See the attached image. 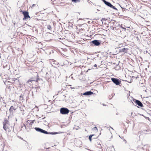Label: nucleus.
I'll use <instances>...</instances> for the list:
<instances>
[{
  "label": "nucleus",
  "instance_id": "f257e3e1",
  "mask_svg": "<svg viewBox=\"0 0 151 151\" xmlns=\"http://www.w3.org/2000/svg\"><path fill=\"white\" fill-rule=\"evenodd\" d=\"M3 128L6 131L9 132L10 130V125L9 124V122L6 119H4V122H3Z\"/></svg>",
  "mask_w": 151,
  "mask_h": 151
},
{
  "label": "nucleus",
  "instance_id": "f03ea898",
  "mask_svg": "<svg viewBox=\"0 0 151 151\" xmlns=\"http://www.w3.org/2000/svg\"><path fill=\"white\" fill-rule=\"evenodd\" d=\"M35 129L37 132H40L41 133H42L45 134H60L61 133L60 132H48L47 131H45L42 129H41L39 128L35 127Z\"/></svg>",
  "mask_w": 151,
  "mask_h": 151
},
{
  "label": "nucleus",
  "instance_id": "7ed1b4c3",
  "mask_svg": "<svg viewBox=\"0 0 151 151\" xmlns=\"http://www.w3.org/2000/svg\"><path fill=\"white\" fill-rule=\"evenodd\" d=\"M20 12L22 13V14L24 15L23 20L27 19L28 18H30V16L29 15V12H28L22 11V10H20Z\"/></svg>",
  "mask_w": 151,
  "mask_h": 151
},
{
  "label": "nucleus",
  "instance_id": "20e7f679",
  "mask_svg": "<svg viewBox=\"0 0 151 151\" xmlns=\"http://www.w3.org/2000/svg\"><path fill=\"white\" fill-rule=\"evenodd\" d=\"M29 122V120H28L24 124V126L27 130L30 129L32 127V124L30 123Z\"/></svg>",
  "mask_w": 151,
  "mask_h": 151
},
{
  "label": "nucleus",
  "instance_id": "39448f33",
  "mask_svg": "<svg viewBox=\"0 0 151 151\" xmlns=\"http://www.w3.org/2000/svg\"><path fill=\"white\" fill-rule=\"evenodd\" d=\"M35 75L36 76V78L34 80H29L27 81V83H29V84H31L32 81L37 82L39 80V76L38 73L37 72H35Z\"/></svg>",
  "mask_w": 151,
  "mask_h": 151
},
{
  "label": "nucleus",
  "instance_id": "423d86ee",
  "mask_svg": "<svg viewBox=\"0 0 151 151\" xmlns=\"http://www.w3.org/2000/svg\"><path fill=\"white\" fill-rule=\"evenodd\" d=\"M60 112L63 114H66L69 113V110L67 108H61L60 109Z\"/></svg>",
  "mask_w": 151,
  "mask_h": 151
},
{
  "label": "nucleus",
  "instance_id": "0eeeda50",
  "mask_svg": "<svg viewBox=\"0 0 151 151\" xmlns=\"http://www.w3.org/2000/svg\"><path fill=\"white\" fill-rule=\"evenodd\" d=\"M102 1L103 2H104L106 5L110 7L111 8H113V9L115 10H117L116 8L114 6L112 5L110 3L106 1L105 0H103Z\"/></svg>",
  "mask_w": 151,
  "mask_h": 151
},
{
  "label": "nucleus",
  "instance_id": "6e6552de",
  "mask_svg": "<svg viewBox=\"0 0 151 151\" xmlns=\"http://www.w3.org/2000/svg\"><path fill=\"white\" fill-rule=\"evenodd\" d=\"M112 81L116 85H119L120 81H119V80L117 78H112L111 79Z\"/></svg>",
  "mask_w": 151,
  "mask_h": 151
},
{
  "label": "nucleus",
  "instance_id": "1a4fd4ad",
  "mask_svg": "<svg viewBox=\"0 0 151 151\" xmlns=\"http://www.w3.org/2000/svg\"><path fill=\"white\" fill-rule=\"evenodd\" d=\"M16 108H15L13 106H11L9 109L10 113L12 114H13L14 113V111L16 110Z\"/></svg>",
  "mask_w": 151,
  "mask_h": 151
},
{
  "label": "nucleus",
  "instance_id": "9d476101",
  "mask_svg": "<svg viewBox=\"0 0 151 151\" xmlns=\"http://www.w3.org/2000/svg\"><path fill=\"white\" fill-rule=\"evenodd\" d=\"M134 102L137 104L139 106H140L141 107H142L143 106V104L140 101L136 100L135 101H134Z\"/></svg>",
  "mask_w": 151,
  "mask_h": 151
},
{
  "label": "nucleus",
  "instance_id": "9b49d317",
  "mask_svg": "<svg viewBox=\"0 0 151 151\" xmlns=\"http://www.w3.org/2000/svg\"><path fill=\"white\" fill-rule=\"evenodd\" d=\"M93 94V93L91 91L86 92L83 94L84 95H90Z\"/></svg>",
  "mask_w": 151,
  "mask_h": 151
},
{
  "label": "nucleus",
  "instance_id": "f8f14e48",
  "mask_svg": "<svg viewBox=\"0 0 151 151\" xmlns=\"http://www.w3.org/2000/svg\"><path fill=\"white\" fill-rule=\"evenodd\" d=\"M94 136H95V137H93V138H97L98 137V136H96V134H93L90 135L89 136V139L90 142H91L92 141V137Z\"/></svg>",
  "mask_w": 151,
  "mask_h": 151
},
{
  "label": "nucleus",
  "instance_id": "ddd939ff",
  "mask_svg": "<svg viewBox=\"0 0 151 151\" xmlns=\"http://www.w3.org/2000/svg\"><path fill=\"white\" fill-rule=\"evenodd\" d=\"M93 44L96 46H98L100 44V43L97 40H94L92 41Z\"/></svg>",
  "mask_w": 151,
  "mask_h": 151
},
{
  "label": "nucleus",
  "instance_id": "4468645a",
  "mask_svg": "<svg viewBox=\"0 0 151 151\" xmlns=\"http://www.w3.org/2000/svg\"><path fill=\"white\" fill-rule=\"evenodd\" d=\"M128 48H124L120 50V52H123L124 53H127L128 50Z\"/></svg>",
  "mask_w": 151,
  "mask_h": 151
},
{
  "label": "nucleus",
  "instance_id": "2eb2a0df",
  "mask_svg": "<svg viewBox=\"0 0 151 151\" xmlns=\"http://www.w3.org/2000/svg\"><path fill=\"white\" fill-rule=\"evenodd\" d=\"M26 147L27 148V149L29 150H31L32 149V147L30 146V145L28 144L26 145Z\"/></svg>",
  "mask_w": 151,
  "mask_h": 151
},
{
  "label": "nucleus",
  "instance_id": "dca6fc26",
  "mask_svg": "<svg viewBox=\"0 0 151 151\" xmlns=\"http://www.w3.org/2000/svg\"><path fill=\"white\" fill-rule=\"evenodd\" d=\"M81 0H72V1L74 3L79 2Z\"/></svg>",
  "mask_w": 151,
  "mask_h": 151
},
{
  "label": "nucleus",
  "instance_id": "f3484780",
  "mask_svg": "<svg viewBox=\"0 0 151 151\" xmlns=\"http://www.w3.org/2000/svg\"><path fill=\"white\" fill-rule=\"evenodd\" d=\"M92 130L95 131L96 132H97L98 131L97 128L96 127L93 128Z\"/></svg>",
  "mask_w": 151,
  "mask_h": 151
},
{
  "label": "nucleus",
  "instance_id": "a211bd4d",
  "mask_svg": "<svg viewBox=\"0 0 151 151\" xmlns=\"http://www.w3.org/2000/svg\"><path fill=\"white\" fill-rule=\"evenodd\" d=\"M34 6L36 7L37 8L38 7V5L37 4H33L31 6L32 8H33Z\"/></svg>",
  "mask_w": 151,
  "mask_h": 151
},
{
  "label": "nucleus",
  "instance_id": "6ab92c4d",
  "mask_svg": "<svg viewBox=\"0 0 151 151\" xmlns=\"http://www.w3.org/2000/svg\"><path fill=\"white\" fill-rule=\"evenodd\" d=\"M47 28L50 30H51L52 27L50 25H48L47 26Z\"/></svg>",
  "mask_w": 151,
  "mask_h": 151
},
{
  "label": "nucleus",
  "instance_id": "aec40b11",
  "mask_svg": "<svg viewBox=\"0 0 151 151\" xmlns=\"http://www.w3.org/2000/svg\"><path fill=\"white\" fill-rule=\"evenodd\" d=\"M12 81H13V83H14V82L16 80H17V79L15 78H12Z\"/></svg>",
  "mask_w": 151,
  "mask_h": 151
},
{
  "label": "nucleus",
  "instance_id": "412c9836",
  "mask_svg": "<svg viewBox=\"0 0 151 151\" xmlns=\"http://www.w3.org/2000/svg\"><path fill=\"white\" fill-rule=\"evenodd\" d=\"M35 121V120H32L29 121H30V122H30V123H33Z\"/></svg>",
  "mask_w": 151,
  "mask_h": 151
},
{
  "label": "nucleus",
  "instance_id": "4be33fe9",
  "mask_svg": "<svg viewBox=\"0 0 151 151\" xmlns=\"http://www.w3.org/2000/svg\"><path fill=\"white\" fill-rule=\"evenodd\" d=\"M124 140L125 141V143H126L127 141L125 139H124Z\"/></svg>",
  "mask_w": 151,
  "mask_h": 151
},
{
  "label": "nucleus",
  "instance_id": "5701e85b",
  "mask_svg": "<svg viewBox=\"0 0 151 151\" xmlns=\"http://www.w3.org/2000/svg\"><path fill=\"white\" fill-rule=\"evenodd\" d=\"M97 65H96V64H95L94 65V66H95V67H97Z\"/></svg>",
  "mask_w": 151,
  "mask_h": 151
},
{
  "label": "nucleus",
  "instance_id": "b1692460",
  "mask_svg": "<svg viewBox=\"0 0 151 151\" xmlns=\"http://www.w3.org/2000/svg\"><path fill=\"white\" fill-rule=\"evenodd\" d=\"M93 137H95V136H93Z\"/></svg>",
  "mask_w": 151,
  "mask_h": 151
},
{
  "label": "nucleus",
  "instance_id": "393cba45",
  "mask_svg": "<svg viewBox=\"0 0 151 151\" xmlns=\"http://www.w3.org/2000/svg\"><path fill=\"white\" fill-rule=\"evenodd\" d=\"M121 7V8H122V9H123V8L122 7Z\"/></svg>",
  "mask_w": 151,
  "mask_h": 151
},
{
  "label": "nucleus",
  "instance_id": "a878e982",
  "mask_svg": "<svg viewBox=\"0 0 151 151\" xmlns=\"http://www.w3.org/2000/svg\"><path fill=\"white\" fill-rule=\"evenodd\" d=\"M73 88H71V89H72Z\"/></svg>",
  "mask_w": 151,
  "mask_h": 151
}]
</instances>
